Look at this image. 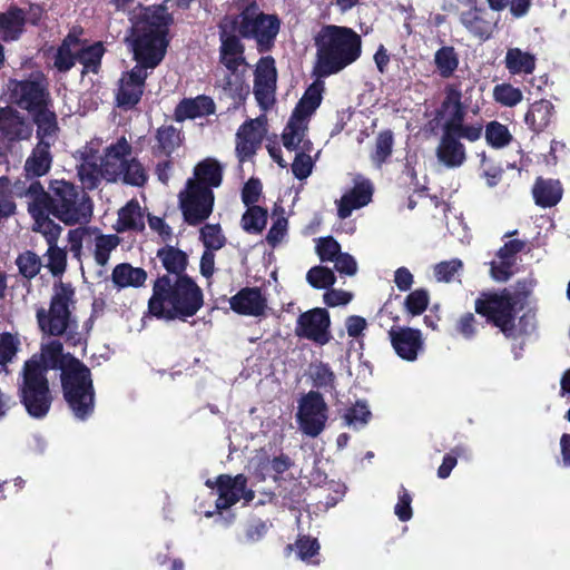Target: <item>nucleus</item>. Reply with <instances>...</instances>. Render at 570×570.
I'll list each match as a JSON object with an SVG mask.
<instances>
[{"label":"nucleus","mask_w":570,"mask_h":570,"mask_svg":"<svg viewBox=\"0 0 570 570\" xmlns=\"http://www.w3.org/2000/svg\"><path fill=\"white\" fill-rule=\"evenodd\" d=\"M206 485L215 490L218 495L216 500L217 510L229 509L240 500L248 503L255 497L254 491L246 488V478L243 474L235 476L220 474L215 480L208 479Z\"/></svg>","instance_id":"nucleus-15"},{"label":"nucleus","mask_w":570,"mask_h":570,"mask_svg":"<svg viewBox=\"0 0 570 570\" xmlns=\"http://www.w3.org/2000/svg\"><path fill=\"white\" fill-rule=\"evenodd\" d=\"M26 18L20 9L11 8L0 14V37L6 40H16L22 32Z\"/></svg>","instance_id":"nucleus-36"},{"label":"nucleus","mask_w":570,"mask_h":570,"mask_svg":"<svg viewBox=\"0 0 570 570\" xmlns=\"http://www.w3.org/2000/svg\"><path fill=\"white\" fill-rule=\"evenodd\" d=\"M75 291L69 284L59 283L53 286L48 311L39 308L37 320L40 330L49 335H61L71 323V308L73 307Z\"/></svg>","instance_id":"nucleus-9"},{"label":"nucleus","mask_w":570,"mask_h":570,"mask_svg":"<svg viewBox=\"0 0 570 570\" xmlns=\"http://www.w3.org/2000/svg\"><path fill=\"white\" fill-rule=\"evenodd\" d=\"M195 183L209 189L220 186L223 180V168L213 158L200 161L194 169Z\"/></svg>","instance_id":"nucleus-33"},{"label":"nucleus","mask_w":570,"mask_h":570,"mask_svg":"<svg viewBox=\"0 0 570 570\" xmlns=\"http://www.w3.org/2000/svg\"><path fill=\"white\" fill-rule=\"evenodd\" d=\"M49 213L66 225L87 223L92 215L88 195L66 180H53L50 185Z\"/></svg>","instance_id":"nucleus-7"},{"label":"nucleus","mask_w":570,"mask_h":570,"mask_svg":"<svg viewBox=\"0 0 570 570\" xmlns=\"http://www.w3.org/2000/svg\"><path fill=\"white\" fill-rule=\"evenodd\" d=\"M266 134V118L264 116L250 119L243 124L236 134V154L239 161L250 158Z\"/></svg>","instance_id":"nucleus-20"},{"label":"nucleus","mask_w":570,"mask_h":570,"mask_svg":"<svg viewBox=\"0 0 570 570\" xmlns=\"http://www.w3.org/2000/svg\"><path fill=\"white\" fill-rule=\"evenodd\" d=\"M267 212L259 206L248 207L242 217V225L246 232L259 233L266 225Z\"/></svg>","instance_id":"nucleus-46"},{"label":"nucleus","mask_w":570,"mask_h":570,"mask_svg":"<svg viewBox=\"0 0 570 570\" xmlns=\"http://www.w3.org/2000/svg\"><path fill=\"white\" fill-rule=\"evenodd\" d=\"M299 430L311 438H316L325 429L327 406L321 394L308 392L298 402L296 414Z\"/></svg>","instance_id":"nucleus-14"},{"label":"nucleus","mask_w":570,"mask_h":570,"mask_svg":"<svg viewBox=\"0 0 570 570\" xmlns=\"http://www.w3.org/2000/svg\"><path fill=\"white\" fill-rule=\"evenodd\" d=\"M147 273L130 264H119L112 271V282L119 288L139 287L145 284Z\"/></svg>","instance_id":"nucleus-35"},{"label":"nucleus","mask_w":570,"mask_h":570,"mask_svg":"<svg viewBox=\"0 0 570 570\" xmlns=\"http://www.w3.org/2000/svg\"><path fill=\"white\" fill-rule=\"evenodd\" d=\"M307 282L315 288H327L334 285L336 277L332 269L323 266L311 268L306 275Z\"/></svg>","instance_id":"nucleus-50"},{"label":"nucleus","mask_w":570,"mask_h":570,"mask_svg":"<svg viewBox=\"0 0 570 570\" xmlns=\"http://www.w3.org/2000/svg\"><path fill=\"white\" fill-rule=\"evenodd\" d=\"M485 141L489 146L501 149L507 147L513 139V135L508 126L493 120L485 126Z\"/></svg>","instance_id":"nucleus-39"},{"label":"nucleus","mask_w":570,"mask_h":570,"mask_svg":"<svg viewBox=\"0 0 570 570\" xmlns=\"http://www.w3.org/2000/svg\"><path fill=\"white\" fill-rule=\"evenodd\" d=\"M167 4L148 7L140 10L132 23L128 39L134 51L137 66L120 79L117 94L119 106H135L144 90L147 69H154L164 59L167 49V30L171 21Z\"/></svg>","instance_id":"nucleus-1"},{"label":"nucleus","mask_w":570,"mask_h":570,"mask_svg":"<svg viewBox=\"0 0 570 570\" xmlns=\"http://www.w3.org/2000/svg\"><path fill=\"white\" fill-rule=\"evenodd\" d=\"M237 29L229 18L224 19L220 24V61L232 71H235L243 62V46L239 39L233 35Z\"/></svg>","instance_id":"nucleus-21"},{"label":"nucleus","mask_w":570,"mask_h":570,"mask_svg":"<svg viewBox=\"0 0 570 570\" xmlns=\"http://www.w3.org/2000/svg\"><path fill=\"white\" fill-rule=\"evenodd\" d=\"M330 325L328 312L325 308H313L299 315L296 334L320 345H325L331 340Z\"/></svg>","instance_id":"nucleus-16"},{"label":"nucleus","mask_w":570,"mask_h":570,"mask_svg":"<svg viewBox=\"0 0 570 570\" xmlns=\"http://www.w3.org/2000/svg\"><path fill=\"white\" fill-rule=\"evenodd\" d=\"M200 236L206 248L217 250L223 247L225 237L219 225H206L200 230Z\"/></svg>","instance_id":"nucleus-54"},{"label":"nucleus","mask_w":570,"mask_h":570,"mask_svg":"<svg viewBox=\"0 0 570 570\" xmlns=\"http://www.w3.org/2000/svg\"><path fill=\"white\" fill-rule=\"evenodd\" d=\"M21 397L28 413L33 417H43L50 409L52 397L48 382L43 368L36 361L24 364Z\"/></svg>","instance_id":"nucleus-10"},{"label":"nucleus","mask_w":570,"mask_h":570,"mask_svg":"<svg viewBox=\"0 0 570 570\" xmlns=\"http://www.w3.org/2000/svg\"><path fill=\"white\" fill-rule=\"evenodd\" d=\"M493 98L497 102L505 107H513L522 101L523 94L519 88L510 83H501L494 87Z\"/></svg>","instance_id":"nucleus-47"},{"label":"nucleus","mask_w":570,"mask_h":570,"mask_svg":"<svg viewBox=\"0 0 570 570\" xmlns=\"http://www.w3.org/2000/svg\"><path fill=\"white\" fill-rule=\"evenodd\" d=\"M308 153L301 150L292 164V171L297 179H305L312 174L314 161Z\"/></svg>","instance_id":"nucleus-59"},{"label":"nucleus","mask_w":570,"mask_h":570,"mask_svg":"<svg viewBox=\"0 0 570 570\" xmlns=\"http://www.w3.org/2000/svg\"><path fill=\"white\" fill-rule=\"evenodd\" d=\"M65 399L75 416L83 420L94 412L95 394L90 371L77 360H72L62 371Z\"/></svg>","instance_id":"nucleus-8"},{"label":"nucleus","mask_w":570,"mask_h":570,"mask_svg":"<svg viewBox=\"0 0 570 570\" xmlns=\"http://www.w3.org/2000/svg\"><path fill=\"white\" fill-rule=\"evenodd\" d=\"M59 126L53 127L50 132L39 134L37 129L38 144L27 158L24 170L27 176L40 177L48 173L51 166L50 147L58 138Z\"/></svg>","instance_id":"nucleus-19"},{"label":"nucleus","mask_w":570,"mask_h":570,"mask_svg":"<svg viewBox=\"0 0 570 570\" xmlns=\"http://www.w3.org/2000/svg\"><path fill=\"white\" fill-rule=\"evenodd\" d=\"M488 17L489 13L484 9L474 7L461 13L460 22L472 37L485 41L492 36L495 27Z\"/></svg>","instance_id":"nucleus-23"},{"label":"nucleus","mask_w":570,"mask_h":570,"mask_svg":"<svg viewBox=\"0 0 570 570\" xmlns=\"http://www.w3.org/2000/svg\"><path fill=\"white\" fill-rule=\"evenodd\" d=\"M462 268L460 259L441 262L434 266V276L438 282H451L454 275Z\"/></svg>","instance_id":"nucleus-60"},{"label":"nucleus","mask_w":570,"mask_h":570,"mask_svg":"<svg viewBox=\"0 0 570 570\" xmlns=\"http://www.w3.org/2000/svg\"><path fill=\"white\" fill-rule=\"evenodd\" d=\"M429 302L430 296L425 289H415L406 296L405 308L413 316L420 315L426 309Z\"/></svg>","instance_id":"nucleus-52"},{"label":"nucleus","mask_w":570,"mask_h":570,"mask_svg":"<svg viewBox=\"0 0 570 570\" xmlns=\"http://www.w3.org/2000/svg\"><path fill=\"white\" fill-rule=\"evenodd\" d=\"M144 215L139 204L130 200L126 206L119 209L118 219L115 229L119 233L128 229H142Z\"/></svg>","instance_id":"nucleus-37"},{"label":"nucleus","mask_w":570,"mask_h":570,"mask_svg":"<svg viewBox=\"0 0 570 570\" xmlns=\"http://www.w3.org/2000/svg\"><path fill=\"white\" fill-rule=\"evenodd\" d=\"M17 265L19 272L27 278L35 277L41 267L39 257L31 252H26L19 255L17 258Z\"/></svg>","instance_id":"nucleus-55"},{"label":"nucleus","mask_w":570,"mask_h":570,"mask_svg":"<svg viewBox=\"0 0 570 570\" xmlns=\"http://www.w3.org/2000/svg\"><path fill=\"white\" fill-rule=\"evenodd\" d=\"M48 268L53 275H60L66 268V252L57 246L49 244L47 250Z\"/></svg>","instance_id":"nucleus-57"},{"label":"nucleus","mask_w":570,"mask_h":570,"mask_svg":"<svg viewBox=\"0 0 570 570\" xmlns=\"http://www.w3.org/2000/svg\"><path fill=\"white\" fill-rule=\"evenodd\" d=\"M315 73L328 77L354 63L362 55V38L348 27L327 24L315 37Z\"/></svg>","instance_id":"nucleus-3"},{"label":"nucleus","mask_w":570,"mask_h":570,"mask_svg":"<svg viewBox=\"0 0 570 570\" xmlns=\"http://www.w3.org/2000/svg\"><path fill=\"white\" fill-rule=\"evenodd\" d=\"M297 557L308 563H317L312 560L318 553L320 544L316 539L301 538L296 541Z\"/></svg>","instance_id":"nucleus-61"},{"label":"nucleus","mask_w":570,"mask_h":570,"mask_svg":"<svg viewBox=\"0 0 570 570\" xmlns=\"http://www.w3.org/2000/svg\"><path fill=\"white\" fill-rule=\"evenodd\" d=\"M7 92L10 102L28 111L39 134L50 132L58 126L53 102L41 73L26 80H10Z\"/></svg>","instance_id":"nucleus-5"},{"label":"nucleus","mask_w":570,"mask_h":570,"mask_svg":"<svg viewBox=\"0 0 570 570\" xmlns=\"http://www.w3.org/2000/svg\"><path fill=\"white\" fill-rule=\"evenodd\" d=\"M62 344L57 340H51L41 347V357L46 366L55 367L60 362Z\"/></svg>","instance_id":"nucleus-62"},{"label":"nucleus","mask_w":570,"mask_h":570,"mask_svg":"<svg viewBox=\"0 0 570 570\" xmlns=\"http://www.w3.org/2000/svg\"><path fill=\"white\" fill-rule=\"evenodd\" d=\"M373 188L368 180L360 179L354 187L345 193L338 203V216L347 218L353 210L366 206L372 198Z\"/></svg>","instance_id":"nucleus-25"},{"label":"nucleus","mask_w":570,"mask_h":570,"mask_svg":"<svg viewBox=\"0 0 570 570\" xmlns=\"http://www.w3.org/2000/svg\"><path fill=\"white\" fill-rule=\"evenodd\" d=\"M446 129L450 131H454V136L460 140V138H465L469 141H476L482 134V128L479 125H463V118H454L446 119L444 125Z\"/></svg>","instance_id":"nucleus-44"},{"label":"nucleus","mask_w":570,"mask_h":570,"mask_svg":"<svg viewBox=\"0 0 570 570\" xmlns=\"http://www.w3.org/2000/svg\"><path fill=\"white\" fill-rule=\"evenodd\" d=\"M214 199L212 189L188 179L185 189L179 193V207L184 219L189 225L200 224L210 216Z\"/></svg>","instance_id":"nucleus-13"},{"label":"nucleus","mask_w":570,"mask_h":570,"mask_svg":"<svg viewBox=\"0 0 570 570\" xmlns=\"http://www.w3.org/2000/svg\"><path fill=\"white\" fill-rule=\"evenodd\" d=\"M24 190L19 186H11L6 177H0V217H8L16 210V204L12 200L13 195L21 197Z\"/></svg>","instance_id":"nucleus-41"},{"label":"nucleus","mask_w":570,"mask_h":570,"mask_svg":"<svg viewBox=\"0 0 570 570\" xmlns=\"http://www.w3.org/2000/svg\"><path fill=\"white\" fill-rule=\"evenodd\" d=\"M307 120L293 116L289 118L282 134L284 147L291 151H312V142L307 136Z\"/></svg>","instance_id":"nucleus-26"},{"label":"nucleus","mask_w":570,"mask_h":570,"mask_svg":"<svg viewBox=\"0 0 570 570\" xmlns=\"http://www.w3.org/2000/svg\"><path fill=\"white\" fill-rule=\"evenodd\" d=\"M159 147L165 154H170L179 142V134L173 127H163L157 132Z\"/></svg>","instance_id":"nucleus-63"},{"label":"nucleus","mask_w":570,"mask_h":570,"mask_svg":"<svg viewBox=\"0 0 570 570\" xmlns=\"http://www.w3.org/2000/svg\"><path fill=\"white\" fill-rule=\"evenodd\" d=\"M68 242L70 252L77 259H81L85 246H92L95 262L105 266L111 252L118 247L120 239L117 235H105L96 227L85 226L69 230Z\"/></svg>","instance_id":"nucleus-11"},{"label":"nucleus","mask_w":570,"mask_h":570,"mask_svg":"<svg viewBox=\"0 0 570 570\" xmlns=\"http://www.w3.org/2000/svg\"><path fill=\"white\" fill-rule=\"evenodd\" d=\"M515 305V298L503 292L501 294L482 295L475 302V309L500 327L505 336L517 338L532 333L535 327V320L532 313H525L518 324H514Z\"/></svg>","instance_id":"nucleus-6"},{"label":"nucleus","mask_w":570,"mask_h":570,"mask_svg":"<svg viewBox=\"0 0 570 570\" xmlns=\"http://www.w3.org/2000/svg\"><path fill=\"white\" fill-rule=\"evenodd\" d=\"M312 377L318 387L331 389L334 384V373L326 364H316L312 367Z\"/></svg>","instance_id":"nucleus-64"},{"label":"nucleus","mask_w":570,"mask_h":570,"mask_svg":"<svg viewBox=\"0 0 570 570\" xmlns=\"http://www.w3.org/2000/svg\"><path fill=\"white\" fill-rule=\"evenodd\" d=\"M372 413L365 401H357L346 409L343 419L348 428L354 430L363 429L371 420Z\"/></svg>","instance_id":"nucleus-40"},{"label":"nucleus","mask_w":570,"mask_h":570,"mask_svg":"<svg viewBox=\"0 0 570 570\" xmlns=\"http://www.w3.org/2000/svg\"><path fill=\"white\" fill-rule=\"evenodd\" d=\"M389 337L395 353L404 361L414 362L424 350V337L417 328L394 326Z\"/></svg>","instance_id":"nucleus-18"},{"label":"nucleus","mask_w":570,"mask_h":570,"mask_svg":"<svg viewBox=\"0 0 570 570\" xmlns=\"http://www.w3.org/2000/svg\"><path fill=\"white\" fill-rule=\"evenodd\" d=\"M120 179L129 185L141 186L147 179V174L139 161L130 158L124 168Z\"/></svg>","instance_id":"nucleus-51"},{"label":"nucleus","mask_w":570,"mask_h":570,"mask_svg":"<svg viewBox=\"0 0 570 570\" xmlns=\"http://www.w3.org/2000/svg\"><path fill=\"white\" fill-rule=\"evenodd\" d=\"M158 257L164 267L171 274L178 275L185 268L186 255L174 247H167L158 250Z\"/></svg>","instance_id":"nucleus-45"},{"label":"nucleus","mask_w":570,"mask_h":570,"mask_svg":"<svg viewBox=\"0 0 570 570\" xmlns=\"http://www.w3.org/2000/svg\"><path fill=\"white\" fill-rule=\"evenodd\" d=\"M504 65L512 75H530L535 69V57L518 47L508 48Z\"/></svg>","instance_id":"nucleus-32"},{"label":"nucleus","mask_w":570,"mask_h":570,"mask_svg":"<svg viewBox=\"0 0 570 570\" xmlns=\"http://www.w3.org/2000/svg\"><path fill=\"white\" fill-rule=\"evenodd\" d=\"M102 55L104 47L100 42L90 46H85V43L81 42L78 61L83 66L82 72H97Z\"/></svg>","instance_id":"nucleus-43"},{"label":"nucleus","mask_w":570,"mask_h":570,"mask_svg":"<svg viewBox=\"0 0 570 570\" xmlns=\"http://www.w3.org/2000/svg\"><path fill=\"white\" fill-rule=\"evenodd\" d=\"M203 303V292L191 278L170 275L155 282L148 307L156 317L185 320L195 315Z\"/></svg>","instance_id":"nucleus-2"},{"label":"nucleus","mask_w":570,"mask_h":570,"mask_svg":"<svg viewBox=\"0 0 570 570\" xmlns=\"http://www.w3.org/2000/svg\"><path fill=\"white\" fill-rule=\"evenodd\" d=\"M0 132L8 140H27L32 127L11 107L0 108Z\"/></svg>","instance_id":"nucleus-24"},{"label":"nucleus","mask_w":570,"mask_h":570,"mask_svg":"<svg viewBox=\"0 0 570 570\" xmlns=\"http://www.w3.org/2000/svg\"><path fill=\"white\" fill-rule=\"evenodd\" d=\"M289 466V462L286 458H274L273 460L265 459L262 460L258 464L261 479H265L266 476L277 478L278 474H282Z\"/></svg>","instance_id":"nucleus-53"},{"label":"nucleus","mask_w":570,"mask_h":570,"mask_svg":"<svg viewBox=\"0 0 570 570\" xmlns=\"http://www.w3.org/2000/svg\"><path fill=\"white\" fill-rule=\"evenodd\" d=\"M434 63L439 73L448 78L453 75L459 66V57L453 47L444 46L434 55Z\"/></svg>","instance_id":"nucleus-42"},{"label":"nucleus","mask_w":570,"mask_h":570,"mask_svg":"<svg viewBox=\"0 0 570 570\" xmlns=\"http://www.w3.org/2000/svg\"><path fill=\"white\" fill-rule=\"evenodd\" d=\"M287 219L283 216L274 217L272 227L266 236V242L272 247L281 245L287 236Z\"/></svg>","instance_id":"nucleus-56"},{"label":"nucleus","mask_w":570,"mask_h":570,"mask_svg":"<svg viewBox=\"0 0 570 570\" xmlns=\"http://www.w3.org/2000/svg\"><path fill=\"white\" fill-rule=\"evenodd\" d=\"M80 50L81 40L79 39L77 31H72L65 38L61 46L58 48L55 57V67L62 72L70 70L78 60V53Z\"/></svg>","instance_id":"nucleus-29"},{"label":"nucleus","mask_w":570,"mask_h":570,"mask_svg":"<svg viewBox=\"0 0 570 570\" xmlns=\"http://www.w3.org/2000/svg\"><path fill=\"white\" fill-rule=\"evenodd\" d=\"M215 105L213 99L206 96H198L194 99L181 101L175 111L176 119L181 121L185 119H194L214 114Z\"/></svg>","instance_id":"nucleus-31"},{"label":"nucleus","mask_w":570,"mask_h":570,"mask_svg":"<svg viewBox=\"0 0 570 570\" xmlns=\"http://www.w3.org/2000/svg\"><path fill=\"white\" fill-rule=\"evenodd\" d=\"M230 307L242 315L262 316L267 305L265 297L258 289L244 288L230 298Z\"/></svg>","instance_id":"nucleus-27"},{"label":"nucleus","mask_w":570,"mask_h":570,"mask_svg":"<svg viewBox=\"0 0 570 570\" xmlns=\"http://www.w3.org/2000/svg\"><path fill=\"white\" fill-rule=\"evenodd\" d=\"M461 91L456 87H449L446 89V97L443 102V114L446 119L463 118L464 110L461 104Z\"/></svg>","instance_id":"nucleus-48"},{"label":"nucleus","mask_w":570,"mask_h":570,"mask_svg":"<svg viewBox=\"0 0 570 570\" xmlns=\"http://www.w3.org/2000/svg\"><path fill=\"white\" fill-rule=\"evenodd\" d=\"M535 204L541 207H552L562 197V188L558 180L539 178L532 189Z\"/></svg>","instance_id":"nucleus-34"},{"label":"nucleus","mask_w":570,"mask_h":570,"mask_svg":"<svg viewBox=\"0 0 570 570\" xmlns=\"http://www.w3.org/2000/svg\"><path fill=\"white\" fill-rule=\"evenodd\" d=\"M21 342L18 335L11 333L0 334V365L11 362L20 348Z\"/></svg>","instance_id":"nucleus-49"},{"label":"nucleus","mask_w":570,"mask_h":570,"mask_svg":"<svg viewBox=\"0 0 570 570\" xmlns=\"http://www.w3.org/2000/svg\"><path fill=\"white\" fill-rule=\"evenodd\" d=\"M554 115V106L551 101L542 99L533 102L525 116L524 121L529 129L541 132L548 128Z\"/></svg>","instance_id":"nucleus-28"},{"label":"nucleus","mask_w":570,"mask_h":570,"mask_svg":"<svg viewBox=\"0 0 570 570\" xmlns=\"http://www.w3.org/2000/svg\"><path fill=\"white\" fill-rule=\"evenodd\" d=\"M323 90V82L312 83L296 106L293 116L304 118L308 121L309 116L317 109L322 101Z\"/></svg>","instance_id":"nucleus-38"},{"label":"nucleus","mask_w":570,"mask_h":570,"mask_svg":"<svg viewBox=\"0 0 570 570\" xmlns=\"http://www.w3.org/2000/svg\"><path fill=\"white\" fill-rule=\"evenodd\" d=\"M277 72L274 59L262 58L256 66L254 95L262 109L267 110L275 101Z\"/></svg>","instance_id":"nucleus-17"},{"label":"nucleus","mask_w":570,"mask_h":570,"mask_svg":"<svg viewBox=\"0 0 570 570\" xmlns=\"http://www.w3.org/2000/svg\"><path fill=\"white\" fill-rule=\"evenodd\" d=\"M237 32L245 38H254L262 50L267 49L279 30V22L274 16L259 11L255 4L248 6L235 19H230Z\"/></svg>","instance_id":"nucleus-12"},{"label":"nucleus","mask_w":570,"mask_h":570,"mask_svg":"<svg viewBox=\"0 0 570 570\" xmlns=\"http://www.w3.org/2000/svg\"><path fill=\"white\" fill-rule=\"evenodd\" d=\"M436 157L439 163L446 168H459L466 159L464 146L454 136V131H450L444 126L440 142L436 147Z\"/></svg>","instance_id":"nucleus-22"},{"label":"nucleus","mask_w":570,"mask_h":570,"mask_svg":"<svg viewBox=\"0 0 570 570\" xmlns=\"http://www.w3.org/2000/svg\"><path fill=\"white\" fill-rule=\"evenodd\" d=\"M101 140H91L81 151V163L78 176L87 189H94L104 178L117 181L124 174V168L130 159L131 146L125 137L104 148L100 153Z\"/></svg>","instance_id":"nucleus-4"},{"label":"nucleus","mask_w":570,"mask_h":570,"mask_svg":"<svg viewBox=\"0 0 570 570\" xmlns=\"http://www.w3.org/2000/svg\"><path fill=\"white\" fill-rule=\"evenodd\" d=\"M28 209L35 219L33 230L41 233L46 237L48 245L56 244L62 228L49 218V206L38 208V204L36 203L29 204Z\"/></svg>","instance_id":"nucleus-30"},{"label":"nucleus","mask_w":570,"mask_h":570,"mask_svg":"<svg viewBox=\"0 0 570 570\" xmlns=\"http://www.w3.org/2000/svg\"><path fill=\"white\" fill-rule=\"evenodd\" d=\"M316 252L322 262H332L341 253V246L333 237H322L317 239Z\"/></svg>","instance_id":"nucleus-58"}]
</instances>
